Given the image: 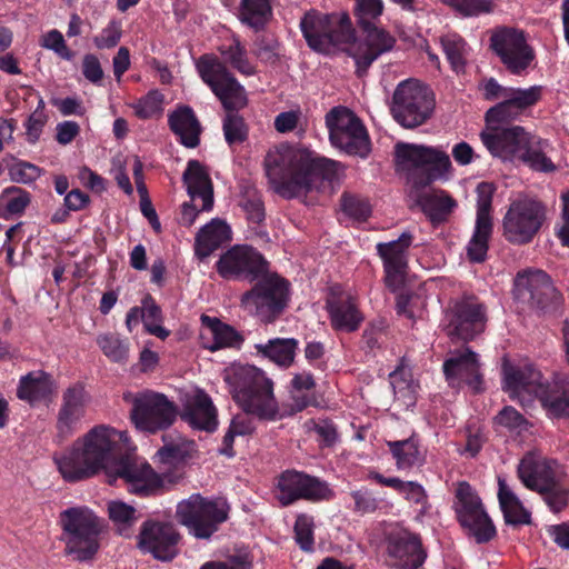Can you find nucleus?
<instances>
[{
	"label": "nucleus",
	"instance_id": "f257e3e1",
	"mask_svg": "<svg viewBox=\"0 0 569 569\" xmlns=\"http://www.w3.org/2000/svg\"><path fill=\"white\" fill-rule=\"evenodd\" d=\"M337 162L318 157L305 148L280 144L270 149L264 159L266 173L273 190L293 198L319 190L336 171Z\"/></svg>",
	"mask_w": 569,
	"mask_h": 569
},
{
	"label": "nucleus",
	"instance_id": "f03ea898",
	"mask_svg": "<svg viewBox=\"0 0 569 569\" xmlns=\"http://www.w3.org/2000/svg\"><path fill=\"white\" fill-rule=\"evenodd\" d=\"M118 432L108 426H96L78 438L70 449L54 457L62 478L68 482L89 479L100 471H111L117 460Z\"/></svg>",
	"mask_w": 569,
	"mask_h": 569
},
{
	"label": "nucleus",
	"instance_id": "7ed1b4c3",
	"mask_svg": "<svg viewBox=\"0 0 569 569\" xmlns=\"http://www.w3.org/2000/svg\"><path fill=\"white\" fill-rule=\"evenodd\" d=\"M223 380L244 412L269 421L284 417L273 395V382L259 368L232 365L224 370Z\"/></svg>",
	"mask_w": 569,
	"mask_h": 569
},
{
	"label": "nucleus",
	"instance_id": "20e7f679",
	"mask_svg": "<svg viewBox=\"0 0 569 569\" xmlns=\"http://www.w3.org/2000/svg\"><path fill=\"white\" fill-rule=\"evenodd\" d=\"M60 525L66 553L78 561L91 560L100 548L103 526L99 517L87 507H72L60 513Z\"/></svg>",
	"mask_w": 569,
	"mask_h": 569
},
{
	"label": "nucleus",
	"instance_id": "39448f33",
	"mask_svg": "<svg viewBox=\"0 0 569 569\" xmlns=\"http://www.w3.org/2000/svg\"><path fill=\"white\" fill-rule=\"evenodd\" d=\"M300 29L308 46L321 53L343 49L353 37L352 23L346 12L328 14L310 10L301 18Z\"/></svg>",
	"mask_w": 569,
	"mask_h": 569
},
{
	"label": "nucleus",
	"instance_id": "423d86ee",
	"mask_svg": "<svg viewBox=\"0 0 569 569\" xmlns=\"http://www.w3.org/2000/svg\"><path fill=\"white\" fill-rule=\"evenodd\" d=\"M254 286L244 292L240 300L243 310L257 316L261 321L271 322L282 312L289 300V282L268 267Z\"/></svg>",
	"mask_w": 569,
	"mask_h": 569
},
{
	"label": "nucleus",
	"instance_id": "0eeeda50",
	"mask_svg": "<svg viewBox=\"0 0 569 569\" xmlns=\"http://www.w3.org/2000/svg\"><path fill=\"white\" fill-rule=\"evenodd\" d=\"M123 399L132 405L131 421L140 431L154 433L169 428L176 420V406L163 393L152 390L127 392Z\"/></svg>",
	"mask_w": 569,
	"mask_h": 569
},
{
	"label": "nucleus",
	"instance_id": "6e6552de",
	"mask_svg": "<svg viewBox=\"0 0 569 569\" xmlns=\"http://www.w3.org/2000/svg\"><path fill=\"white\" fill-rule=\"evenodd\" d=\"M228 510L229 507L222 499H206L200 495H192L178 505L177 517L190 535L198 539H208L227 520Z\"/></svg>",
	"mask_w": 569,
	"mask_h": 569
},
{
	"label": "nucleus",
	"instance_id": "1a4fd4ad",
	"mask_svg": "<svg viewBox=\"0 0 569 569\" xmlns=\"http://www.w3.org/2000/svg\"><path fill=\"white\" fill-rule=\"evenodd\" d=\"M326 126L332 146L350 156L368 157L371 150L368 131L350 109L332 108L326 114Z\"/></svg>",
	"mask_w": 569,
	"mask_h": 569
},
{
	"label": "nucleus",
	"instance_id": "9d476101",
	"mask_svg": "<svg viewBox=\"0 0 569 569\" xmlns=\"http://www.w3.org/2000/svg\"><path fill=\"white\" fill-rule=\"evenodd\" d=\"M435 108V99L428 87L417 80L401 81L392 97L391 112L395 120L405 128L425 123Z\"/></svg>",
	"mask_w": 569,
	"mask_h": 569
},
{
	"label": "nucleus",
	"instance_id": "9b49d317",
	"mask_svg": "<svg viewBox=\"0 0 569 569\" xmlns=\"http://www.w3.org/2000/svg\"><path fill=\"white\" fill-rule=\"evenodd\" d=\"M196 66L202 81L209 86L227 111H238L247 106L244 88L216 56L203 54Z\"/></svg>",
	"mask_w": 569,
	"mask_h": 569
},
{
	"label": "nucleus",
	"instance_id": "f8f14e48",
	"mask_svg": "<svg viewBox=\"0 0 569 569\" xmlns=\"http://www.w3.org/2000/svg\"><path fill=\"white\" fill-rule=\"evenodd\" d=\"M545 217L546 210L541 202L519 197L511 201L503 217V236L512 243H528L541 228Z\"/></svg>",
	"mask_w": 569,
	"mask_h": 569
},
{
	"label": "nucleus",
	"instance_id": "ddd939ff",
	"mask_svg": "<svg viewBox=\"0 0 569 569\" xmlns=\"http://www.w3.org/2000/svg\"><path fill=\"white\" fill-rule=\"evenodd\" d=\"M446 332L452 340L471 341L485 331L487 308L475 296H465L450 303L445 316Z\"/></svg>",
	"mask_w": 569,
	"mask_h": 569
},
{
	"label": "nucleus",
	"instance_id": "4468645a",
	"mask_svg": "<svg viewBox=\"0 0 569 569\" xmlns=\"http://www.w3.org/2000/svg\"><path fill=\"white\" fill-rule=\"evenodd\" d=\"M455 510L460 525L478 543L491 540L496 528L483 509L480 498L467 482H460L456 490Z\"/></svg>",
	"mask_w": 569,
	"mask_h": 569
},
{
	"label": "nucleus",
	"instance_id": "2eb2a0df",
	"mask_svg": "<svg viewBox=\"0 0 569 569\" xmlns=\"http://www.w3.org/2000/svg\"><path fill=\"white\" fill-rule=\"evenodd\" d=\"M490 47L506 69L516 76L527 72L535 60V51L528 44L525 33L512 28L496 30L490 38Z\"/></svg>",
	"mask_w": 569,
	"mask_h": 569
},
{
	"label": "nucleus",
	"instance_id": "dca6fc26",
	"mask_svg": "<svg viewBox=\"0 0 569 569\" xmlns=\"http://www.w3.org/2000/svg\"><path fill=\"white\" fill-rule=\"evenodd\" d=\"M363 37L356 38L345 44L343 50L355 60L356 73L362 77L369 67L382 54L390 52L396 46V38L386 29L375 24L361 27Z\"/></svg>",
	"mask_w": 569,
	"mask_h": 569
},
{
	"label": "nucleus",
	"instance_id": "f3484780",
	"mask_svg": "<svg viewBox=\"0 0 569 569\" xmlns=\"http://www.w3.org/2000/svg\"><path fill=\"white\" fill-rule=\"evenodd\" d=\"M109 483L122 479L129 492L140 496H151L162 486V478L142 458L124 456L117 460L111 471H108Z\"/></svg>",
	"mask_w": 569,
	"mask_h": 569
},
{
	"label": "nucleus",
	"instance_id": "a211bd4d",
	"mask_svg": "<svg viewBox=\"0 0 569 569\" xmlns=\"http://www.w3.org/2000/svg\"><path fill=\"white\" fill-rule=\"evenodd\" d=\"M268 262L250 246H233L217 261L216 269L227 280L244 279L254 281L266 271Z\"/></svg>",
	"mask_w": 569,
	"mask_h": 569
},
{
	"label": "nucleus",
	"instance_id": "6ab92c4d",
	"mask_svg": "<svg viewBox=\"0 0 569 569\" xmlns=\"http://www.w3.org/2000/svg\"><path fill=\"white\" fill-rule=\"evenodd\" d=\"M542 92V86L509 87L503 100L487 110L485 114L487 128H497V124H508L519 119L541 100Z\"/></svg>",
	"mask_w": 569,
	"mask_h": 569
},
{
	"label": "nucleus",
	"instance_id": "aec40b11",
	"mask_svg": "<svg viewBox=\"0 0 569 569\" xmlns=\"http://www.w3.org/2000/svg\"><path fill=\"white\" fill-rule=\"evenodd\" d=\"M90 400L89 392L80 382L69 386L62 392L56 421V438L59 442H63L79 429Z\"/></svg>",
	"mask_w": 569,
	"mask_h": 569
},
{
	"label": "nucleus",
	"instance_id": "412c9836",
	"mask_svg": "<svg viewBox=\"0 0 569 569\" xmlns=\"http://www.w3.org/2000/svg\"><path fill=\"white\" fill-rule=\"evenodd\" d=\"M331 491L325 482L306 473L287 470L278 478L276 497L281 506H289L297 500L328 499Z\"/></svg>",
	"mask_w": 569,
	"mask_h": 569
},
{
	"label": "nucleus",
	"instance_id": "4be33fe9",
	"mask_svg": "<svg viewBox=\"0 0 569 569\" xmlns=\"http://www.w3.org/2000/svg\"><path fill=\"white\" fill-rule=\"evenodd\" d=\"M480 137L493 157L515 162L533 136L521 126L497 124V128L481 132Z\"/></svg>",
	"mask_w": 569,
	"mask_h": 569
},
{
	"label": "nucleus",
	"instance_id": "5701e85b",
	"mask_svg": "<svg viewBox=\"0 0 569 569\" xmlns=\"http://www.w3.org/2000/svg\"><path fill=\"white\" fill-rule=\"evenodd\" d=\"M396 159L402 169H427L433 179L441 177L451 167L450 158L445 151L421 144L398 143Z\"/></svg>",
	"mask_w": 569,
	"mask_h": 569
},
{
	"label": "nucleus",
	"instance_id": "b1692460",
	"mask_svg": "<svg viewBox=\"0 0 569 569\" xmlns=\"http://www.w3.org/2000/svg\"><path fill=\"white\" fill-rule=\"evenodd\" d=\"M179 540L173 525L149 520L141 526L138 546L157 560L170 561L178 555Z\"/></svg>",
	"mask_w": 569,
	"mask_h": 569
},
{
	"label": "nucleus",
	"instance_id": "393cba45",
	"mask_svg": "<svg viewBox=\"0 0 569 569\" xmlns=\"http://www.w3.org/2000/svg\"><path fill=\"white\" fill-rule=\"evenodd\" d=\"M387 551L392 565L401 569H418L427 558L420 537L398 526L388 531Z\"/></svg>",
	"mask_w": 569,
	"mask_h": 569
},
{
	"label": "nucleus",
	"instance_id": "a878e982",
	"mask_svg": "<svg viewBox=\"0 0 569 569\" xmlns=\"http://www.w3.org/2000/svg\"><path fill=\"white\" fill-rule=\"evenodd\" d=\"M542 383L541 372L531 363L503 366V389L522 406L532 403Z\"/></svg>",
	"mask_w": 569,
	"mask_h": 569
},
{
	"label": "nucleus",
	"instance_id": "bb28decb",
	"mask_svg": "<svg viewBox=\"0 0 569 569\" xmlns=\"http://www.w3.org/2000/svg\"><path fill=\"white\" fill-rule=\"evenodd\" d=\"M550 277L542 270H526L515 279V297L532 308H546L557 299Z\"/></svg>",
	"mask_w": 569,
	"mask_h": 569
},
{
	"label": "nucleus",
	"instance_id": "cd10ccee",
	"mask_svg": "<svg viewBox=\"0 0 569 569\" xmlns=\"http://www.w3.org/2000/svg\"><path fill=\"white\" fill-rule=\"evenodd\" d=\"M413 241L410 231H403L398 239L379 242L377 253L383 262L386 284L396 290L402 282L408 267V250Z\"/></svg>",
	"mask_w": 569,
	"mask_h": 569
},
{
	"label": "nucleus",
	"instance_id": "c85d7f7f",
	"mask_svg": "<svg viewBox=\"0 0 569 569\" xmlns=\"http://www.w3.org/2000/svg\"><path fill=\"white\" fill-rule=\"evenodd\" d=\"M443 372L452 388L459 389L466 385L473 391L481 390L482 376L478 355L470 348L451 351L449 358L443 362Z\"/></svg>",
	"mask_w": 569,
	"mask_h": 569
},
{
	"label": "nucleus",
	"instance_id": "c756f323",
	"mask_svg": "<svg viewBox=\"0 0 569 569\" xmlns=\"http://www.w3.org/2000/svg\"><path fill=\"white\" fill-rule=\"evenodd\" d=\"M517 472L523 486L538 493L560 479L559 466L555 460L532 452L521 459Z\"/></svg>",
	"mask_w": 569,
	"mask_h": 569
},
{
	"label": "nucleus",
	"instance_id": "7c9ffc66",
	"mask_svg": "<svg viewBox=\"0 0 569 569\" xmlns=\"http://www.w3.org/2000/svg\"><path fill=\"white\" fill-rule=\"evenodd\" d=\"M327 308L332 327L336 330L352 332L363 321V315L358 308L357 299L349 292L332 289L327 299Z\"/></svg>",
	"mask_w": 569,
	"mask_h": 569
},
{
	"label": "nucleus",
	"instance_id": "2f4dec72",
	"mask_svg": "<svg viewBox=\"0 0 569 569\" xmlns=\"http://www.w3.org/2000/svg\"><path fill=\"white\" fill-rule=\"evenodd\" d=\"M181 418L192 428L212 432L218 427L217 409L203 390L194 389L184 396Z\"/></svg>",
	"mask_w": 569,
	"mask_h": 569
},
{
	"label": "nucleus",
	"instance_id": "473e14b6",
	"mask_svg": "<svg viewBox=\"0 0 569 569\" xmlns=\"http://www.w3.org/2000/svg\"><path fill=\"white\" fill-rule=\"evenodd\" d=\"M550 418L569 417V379L557 376L543 382L537 398Z\"/></svg>",
	"mask_w": 569,
	"mask_h": 569
},
{
	"label": "nucleus",
	"instance_id": "72a5a7b5",
	"mask_svg": "<svg viewBox=\"0 0 569 569\" xmlns=\"http://www.w3.org/2000/svg\"><path fill=\"white\" fill-rule=\"evenodd\" d=\"M201 325L200 339L203 348L216 351L222 348L240 347L242 338L231 326L206 315L201 316Z\"/></svg>",
	"mask_w": 569,
	"mask_h": 569
},
{
	"label": "nucleus",
	"instance_id": "f704fd0d",
	"mask_svg": "<svg viewBox=\"0 0 569 569\" xmlns=\"http://www.w3.org/2000/svg\"><path fill=\"white\" fill-rule=\"evenodd\" d=\"M182 178L190 198L201 199V210L210 211L213 207V187L206 167L198 160H190Z\"/></svg>",
	"mask_w": 569,
	"mask_h": 569
},
{
	"label": "nucleus",
	"instance_id": "c9c22d12",
	"mask_svg": "<svg viewBox=\"0 0 569 569\" xmlns=\"http://www.w3.org/2000/svg\"><path fill=\"white\" fill-rule=\"evenodd\" d=\"M56 390L57 385L51 375L36 370L20 378L17 396L33 406L50 400Z\"/></svg>",
	"mask_w": 569,
	"mask_h": 569
},
{
	"label": "nucleus",
	"instance_id": "e433bc0d",
	"mask_svg": "<svg viewBox=\"0 0 569 569\" xmlns=\"http://www.w3.org/2000/svg\"><path fill=\"white\" fill-rule=\"evenodd\" d=\"M230 239V227L223 220L212 219L209 223L200 229L196 237V254L200 259H204Z\"/></svg>",
	"mask_w": 569,
	"mask_h": 569
},
{
	"label": "nucleus",
	"instance_id": "4c0bfd02",
	"mask_svg": "<svg viewBox=\"0 0 569 569\" xmlns=\"http://www.w3.org/2000/svg\"><path fill=\"white\" fill-rule=\"evenodd\" d=\"M169 124L186 147L194 148L199 144L200 124L191 108L176 110L169 117Z\"/></svg>",
	"mask_w": 569,
	"mask_h": 569
},
{
	"label": "nucleus",
	"instance_id": "58836bf2",
	"mask_svg": "<svg viewBox=\"0 0 569 569\" xmlns=\"http://www.w3.org/2000/svg\"><path fill=\"white\" fill-rule=\"evenodd\" d=\"M387 446L399 470L420 467L426 461V455L420 449L419 441L415 436L405 440L387 441Z\"/></svg>",
	"mask_w": 569,
	"mask_h": 569
},
{
	"label": "nucleus",
	"instance_id": "ea45409f",
	"mask_svg": "<svg viewBox=\"0 0 569 569\" xmlns=\"http://www.w3.org/2000/svg\"><path fill=\"white\" fill-rule=\"evenodd\" d=\"M256 350L281 368L290 367L296 357L298 341L293 338H274L266 343L256 345Z\"/></svg>",
	"mask_w": 569,
	"mask_h": 569
},
{
	"label": "nucleus",
	"instance_id": "a19ab883",
	"mask_svg": "<svg viewBox=\"0 0 569 569\" xmlns=\"http://www.w3.org/2000/svg\"><path fill=\"white\" fill-rule=\"evenodd\" d=\"M498 499L503 517L509 525H526L530 522V513L519 498L501 477L498 478Z\"/></svg>",
	"mask_w": 569,
	"mask_h": 569
},
{
	"label": "nucleus",
	"instance_id": "79ce46f5",
	"mask_svg": "<svg viewBox=\"0 0 569 569\" xmlns=\"http://www.w3.org/2000/svg\"><path fill=\"white\" fill-rule=\"evenodd\" d=\"M272 17V0H241L239 18L242 23L259 30Z\"/></svg>",
	"mask_w": 569,
	"mask_h": 569
},
{
	"label": "nucleus",
	"instance_id": "37998d69",
	"mask_svg": "<svg viewBox=\"0 0 569 569\" xmlns=\"http://www.w3.org/2000/svg\"><path fill=\"white\" fill-rule=\"evenodd\" d=\"M369 477L382 486L397 490L411 503H425L428 498L426 489L419 482L403 481L397 477H385L378 472H371Z\"/></svg>",
	"mask_w": 569,
	"mask_h": 569
},
{
	"label": "nucleus",
	"instance_id": "c03bdc74",
	"mask_svg": "<svg viewBox=\"0 0 569 569\" xmlns=\"http://www.w3.org/2000/svg\"><path fill=\"white\" fill-rule=\"evenodd\" d=\"M425 213L433 222H441L453 211L457 202L445 191L433 190L421 199Z\"/></svg>",
	"mask_w": 569,
	"mask_h": 569
},
{
	"label": "nucleus",
	"instance_id": "a18cd8bd",
	"mask_svg": "<svg viewBox=\"0 0 569 569\" xmlns=\"http://www.w3.org/2000/svg\"><path fill=\"white\" fill-rule=\"evenodd\" d=\"M537 172L549 173L556 170L555 163L543 151V142L532 137L517 160Z\"/></svg>",
	"mask_w": 569,
	"mask_h": 569
},
{
	"label": "nucleus",
	"instance_id": "49530a36",
	"mask_svg": "<svg viewBox=\"0 0 569 569\" xmlns=\"http://www.w3.org/2000/svg\"><path fill=\"white\" fill-rule=\"evenodd\" d=\"M492 228V223L476 222L471 239L467 244V257L471 262L480 263L485 261Z\"/></svg>",
	"mask_w": 569,
	"mask_h": 569
},
{
	"label": "nucleus",
	"instance_id": "de8ad7c7",
	"mask_svg": "<svg viewBox=\"0 0 569 569\" xmlns=\"http://www.w3.org/2000/svg\"><path fill=\"white\" fill-rule=\"evenodd\" d=\"M223 64L228 63L233 69L246 76H252L256 70L247 58V51L238 39H232L230 43H223L218 48Z\"/></svg>",
	"mask_w": 569,
	"mask_h": 569
},
{
	"label": "nucleus",
	"instance_id": "09e8293b",
	"mask_svg": "<svg viewBox=\"0 0 569 569\" xmlns=\"http://www.w3.org/2000/svg\"><path fill=\"white\" fill-rule=\"evenodd\" d=\"M141 321L148 333L164 340L169 336V330L162 326V313L160 307L152 297L148 296L142 300L140 308Z\"/></svg>",
	"mask_w": 569,
	"mask_h": 569
},
{
	"label": "nucleus",
	"instance_id": "8fccbe9b",
	"mask_svg": "<svg viewBox=\"0 0 569 569\" xmlns=\"http://www.w3.org/2000/svg\"><path fill=\"white\" fill-rule=\"evenodd\" d=\"M31 201L30 193L20 188H8L0 199V214L8 219L24 212Z\"/></svg>",
	"mask_w": 569,
	"mask_h": 569
},
{
	"label": "nucleus",
	"instance_id": "3c124183",
	"mask_svg": "<svg viewBox=\"0 0 569 569\" xmlns=\"http://www.w3.org/2000/svg\"><path fill=\"white\" fill-rule=\"evenodd\" d=\"M443 52L456 71L463 70L469 54V47L466 41L456 33H450L441 38Z\"/></svg>",
	"mask_w": 569,
	"mask_h": 569
},
{
	"label": "nucleus",
	"instance_id": "603ef678",
	"mask_svg": "<svg viewBox=\"0 0 569 569\" xmlns=\"http://www.w3.org/2000/svg\"><path fill=\"white\" fill-rule=\"evenodd\" d=\"M97 345L103 355L113 362H126L129 356V342L117 333H103L97 337Z\"/></svg>",
	"mask_w": 569,
	"mask_h": 569
},
{
	"label": "nucleus",
	"instance_id": "864d4df0",
	"mask_svg": "<svg viewBox=\"0 0 569 569\" xmlns=\"http://www.w3.org/2000/svg\"><path fill=\"white\" fill-rule=\"evenodd\" d=\"M109 517L120 535L128 536L130 528L137 522L136 509L122 501H111L108 505Z\"/></svg>",
	"mask_w": 569,
	"mask_h": 569
},
{
	"label": "nucleus",
	"instance_id": "5fc2aeb1",
	"mask_svg": "<svg viewBox=\"0 0 569 569\" xmlns=\"http://www.w3.org/2000/svg\"><path fill=\"white\" fill-rule=\"evenodd\" d=\"M223 136L229 146L240 144L248 138L249 129L237 111H228L222 121Z\"/></svg>",
	"mask_w": 569,
	"mask_h": 569
},
{
	"label": "nucleus",
	"instance_id": "6e6d98bb",
	"mask_svg": "<svg viewBox=\"0 0 569 569\" xmlns=\"http://www.w3.org/2000/svg\"><path fill=\"white\" fill-rule=\"evenodd\" d=\"M12 162L8 164L10 179L17 183H31L42 174V169L38 166L11 157Z\"/></svg>",
	"mask_w": 569,
	"mask_h": 569
},
{
	"label": "nucleus",
	"instance_id": "4d7b16f0",
	"mask_svg": "<svg viewBox=\"0 0 569 569\" xmlns=\"http://www.w3.org/2000/svg\"><path fill=\"white\" fill-rule=\"evenodd\" d=\"M355 17L360 27L373 24L383 12L385 4L382 0H353Z\"/></svg>",
	"mask_w": 569,
	"mask_h": 569
},
{
	"label": "nucleus",
	"instance_id": "13d9d810",
	"mask_svg": "<svg viewBox=\"0 0 569 569\" xmlns=\"http://www.w3.org/2000/svg\"><path fill=\"white\" fill-rule=\"evenodd\" d=\"M495 186L490 182H481L476 188L477 217L476 222L492 223L491 204L495 193Z\"/></svg>",
	"mask_w": 569,
	"mask_h": 569
},
{
	"label": "nucleus",
	"instance_id": "bf43d9fd",
	"mask_svg": "<svg viewBox=\"0 0 569 569\" xmlns=\"http://www.w3.org/2000/svg\"><path fill=\"white\" fill-rule=\"evenodd\" d=\"M539 493L553 512H560L569 502V487L562 482L561 478L549 486L546 491H540Z\"/></svg>",
	"mask_w": 569,
	"mask_h": 569
},
{
	"label": "nucleus",
	"instance_id": "052dcab7",
	"mask_svg": "<svg viewBox=\"0 0 569 569\" xmlns=\"http://www.w3.org/2000/svg\"><path fill=\"white\" fill-rule=\"evenodd\" d=\"M449 7L463 17H477L489 13L493 9L492 0H443Z\"/></svg>",
	"mask_w": 569,
	"mask_h": 569
},
{
	"label": "nucleus",
	"instance_id": "680f3d73",
	"mask_svg": "<svg viewBox=\"0 0 569 569\" xmlns=\"http://www.w3.org/2000/svg\"><path fill=\"white\" fill-rule=\"evenodd\" d=\"M39 44L47 50L53 51L58 57L67 61H70L74 56L68 48L63 34L57 29L43 33L40 37Z\"/></svg>",
	"mask_w": 569,
	"mask_h": 569
},
{
	"label": "nucleus",
	"instance_id": "e2e57ef3",
	"mask_svg": "<svg viewBox=\"0 0 569 569\" xmlns=\"http://www.w3.org/2000/svg\"><path fill=\"white\" fill-rule=\"evenodd\" d=\"M240 207L246 212L247 219L259 223L264 219V208L261 197L254 189H248L240 200Z\"/></svg>",
	"mask_w": 569,
	"mask_h": 569
},
{
	"label": "nucleus",
	"instance_id": "0e129e2a",
	"mask_svg": "<svg viewBox=\"0 0 569 569\" xmlns=\"http://www.w3.org/2000/svg\"><path fill=\"white\" fill-rule=\"evenodd\" d=\"M341 207L346 214L356 220H366L371 212V207L367 199L349 193L342 196Z\"/></svg>",
	"mask_w": 569,
	"mask_h": 569
},
{
	"label": "nucleus",
	"instance_id": "69168bd1",
	"mask_svg": "<svg viewBox=\"0 0 569 569\" xmlns=\"http://www.w3.org/2000/svg\"><path fill=\"white\" fill-rule=\"evenodd\" d=\"M163 96L159 91H150L132 104L134 113L141 119L151 118L162 110Z\"/></svg>",
	"mask_w": 569,
	"mask_h": 569
},
{
	"label": "nucleus",
	"instance_id": "338daca9",
	"mask_svg": "<svg viewBox=\"0 0 569 569\" xmlns=\"http://www.w3.org/2000/svg\"><path fill=\"white\" fill-rule=\"evenodd\" d=\"M47 114L44 112V102L43 100L39 101L36 110L29 116L26 122V134L29 142L34 143L38 141L43 127L47 122Z\"/></svg>",
	"mask_w": 569,
	"mask_h": 569
},
{
	"label": "nucleus",
	"instance_id": "774afa93",
	"mask_svg": "<svg viewBox=\"0 0 569 569\" xmlns=\"http://www.w3.org/2000/svg\"><path fill=\"white\" fill-rule=\"evenodd\" d=\"M122 36L120 22L111 20L101 32L93 38V43L98 49L114 48Z\"/></svg>",
	"mask_w": 569,
	"mask_h": 569
}]
</instances>
